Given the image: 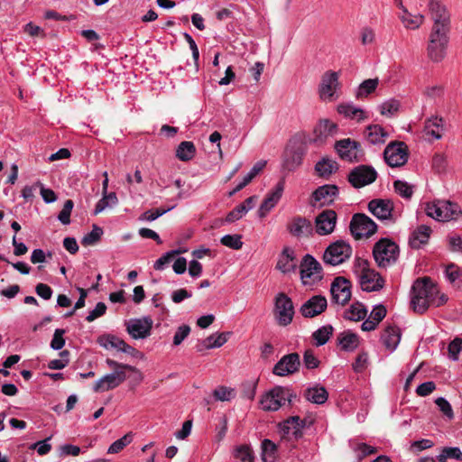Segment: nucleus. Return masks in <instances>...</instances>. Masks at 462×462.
Masks as SVG:
<instances>
[{
	"mask_svg": "<svg viewBox=\"0 0 462 462\" xmlns=\"http://www.w3.org/2000/svg\"><path fill=\"white\" fill-rule=\"evenodd\" d=\"M338 194L337 185L326 184L319 187L312 193L315 202H319L320 206L330 205Z\"/></svg>",
	"mask_w": 462,
	"mask_h": 462,
	"instance_id": "bb28decb",
	"label": "nucleus"
},
{
	"mask_svg": "<svg viewBox=\"0 0 462 462\" xmlns=\"http://www.w3.org/2000/svg\"><path fill=\"white\" fill-rule=\"evenodd\" d=\"M447 158L443 153H436L432 158V168L438 173L445 171L447 168Z\"/></svg>",
	"mask_w": 462,
	"mask_h": 462,
	"instance_id": "052dcab7",
	"label": "nucleus"
},
{
	"mask_svg": "<svg viewBox=\"0 0 462 462\" xmlns=\"http://www.w3.org/2000/svg\"><path fill=\"white\" fill-rule=\"evenodd\" d=\"M196 154V147L192 142L183 141L176 149V157L181 162H189Z\"/></svg>",
	"mask_w": 462,
	"mask_h": 462,
	"instance_id": "e433bc0d",
	"label": "nucleus"
},
{
	"mask_svg": "<svg viewBox=\"0 0 462 462\" xmlns=\"http://www.w3.org/2000/svg\"><path fill=\"white\" fill-rule=\"evenodd\" d=\"M337 341L341 346V349L346 352L354 351L358 347L360 343L358 335L350 330L341 332L337 336Z\"/></svg>",
	"mask_w": 462,
	"mask_h": 462,
	"instance_id": "c756f323",
	"label": "nucleus"
},
{
	"mask_svg": "<svg viewBox=\"0 0 462 462\" xmlns=\"http://www.w3.org/2000/svg\"><path fill=\"white\" fill-rule=\"evenodd\" d=\"M366 138L372 144L383 143L388 133L379 125H371L366 127Z\"/></svg>",
	"mask_w": 462,
	"mask_h": 462,
	"instance_id": "c9c22d12",
	"label": "nucleus"
},
{
	"mask_svg": "<svg viewBox=\"0 0 462 462\" xmlns=\"http://www.w3.org/2000/svg\"><path fill=\"white\" fill-rule=\"evenodd\" d=\"M368 210L380 220L392 218L393 203L390 199H374L368 203Z\"/></svg>",
	"mask_w": 462,
	"mask_h": 462,
	"instance_id": "5701e85b",
	"label": "nucleus"
},
{
	"mask_svg": "<svg viewBox=\"0 0 462 462\" xmlns=\"http://www.w3.org/2000/svg\"><path fill=\"white\" fill-rule=\"evenodd\" d=\"M411 306L414 312L422 314L431 305L433 296L439 294V289L432 280L428 277L417 279L412 287Z\"/></svg>",
	"mask_w": 462,
	"mask_h": 462,
	"instance_id": "f257e3e1",
	"label": "nucleus"
},
{
	"mask_svg": "<svg viewBox=\"0 0 462 462\" xmlns=\"http://www.w3.org/2000/svg\"><path fill=\"white\" fill-rule=\"evenodd\" d=\"M383 156L390 167H400L408 160V147L403 142H392L384 149Z\"/></svg>",
	"mask_w": 462,
	"mask_h": 462,
	"instance_id": "9d476101",
	"label": "nucleus"
},
{
	"mask_svg": "<svg viewBox=\"0 0 462 462\" xmlns=\"http://www.w3.org/2000/svg\"><path fill=\"white\" fill-rule=\"evenodd\" d=\"M337 213L332 209H326L320 212L315 218L314 231L319 236L331 234L337 224Z\"/></svg>",
	"mask_w": 462,
	"mask_h": 462,
	"instance_id": "412c9836",
	"label": "nucleus"
},
{
	"mask_svg": "<svg viewBox=\"0 0 462 462\" xmlns=\"http://www.w3.org/2000/svg\"><path fill=\"white\" fill-rule=\"evenodd\" d=\"M433 25L430 32H450V14L446 5L439 0H430L428 4Z\"/></svg>",
	"mask_w": 462,
	"mask_h": 462,
	"instance_id": "7ed1b4c3",
	"label": "nucleus"
},
{
	"mask_svg": "<svg viewBox=\"0 0 462 462\" xmlns=\"http://www.w3.org/2000/svg\"><path fill=\"white\" fill-rule=\"evenodd\" d=\"M125 330L134 339H143L151 335L153 321L151 317L131 319L125 322Z\"/></svg>",
	"mask_w": 462,
	"mask_h": 462,
	"instance_id": "2eb2a0df",
	"label": "nucleus"
},
{
	"mask_svg": "<svg viewBox=\"0 0 462 462\" xmlns=\"http://www.w3.org/2000/svg\"><path fill=\"white\" fill-rule=\"evenodd\" d=\"M288 232L296 238L310 237L314 233V226L310 220L302 216H294L287 224Z\"/></svg>",
	"mask_w": 462,
	"mask_h": 462,
	"instance_id": "6ab92c4d",
	"label": "nucleus"
},
{
	"mask_svg": "<svg viewBox=\"0 0 462 462\" xmlns=\"http://www.w3.org/2000/svg\"><path fill=\"white\" fill-rule=\"evenodd\" d=\"M246 213L247 208L245 206L238 205L226 215V221L233 223L236 220L240 219Z\"/></svg>",
	"mask_w": 462,
	"mask_h": 462,
	"instance_id": "e2e57ef3",
	"label": "nucleus"
},
{
	"mask_svg": "<svg viewBox=\"0 0 462 462\" xmlns=\"http://www.w3.org/2000/svg\"><path fill=\"white\" fill-rule=\"evenodd\" d=\"M400 255L399 245L391 238H380L373 247V257L379 268L394 265Z\"/></svg>",
	"mask_w": 462,
	"mask_h": 462,
	"instance_id": "f03ea898",
	"label": "nucleus"
},
{
	"mask_svg": "<svg viewBox=\"0 0 462 462\" xmlns=\"http://www.w3.org/2000/svg\"><path fill=\"white\" fill-rule=\"evenodd\" d=\"M331 300L336 304L345 306L351 299V282L345 277L334 279L330 286Z\"/></svg>",
	"mask_w": 462,
	"mask_h": 462,
	"instance_id": "4468645a",
	"label": "nucleus"
},
{
	"mask_svg": "<svg viewBox=\"0 0 462 462\" xmlns=\"http://www.w3.org/2000/svg\"><path fill=\"white\" fill-rule=\"evenodd\" d=\"M241 239L240 235H226L220 239V243L226 247L238 250L243 246Z\"/></svg>",
	"mask_w": 462,
	"mask_h": 462,
	"instance_id": "864d4df0",
	"label": "nucleus"
},
{
	"mask_svg": "<svg viewBox=\"0 0 462 462\" xmlns=\"http://www.w3.org/2000/svg\"><path fill=\"white\" fill-rule=\"evenodd\" d=\"M338 170V163L328 158L323 157L320 161H319L315 165L316 173L323 178L328 179L333 173H335Z\"/></svg>",
	"mask_w": 462,
	"mask_h": 462,
	"instance_id": "2f4dec72",
	"label": "nucleus"
},
{
	"mask_svg": "<svg viewBox=\"0 0 462 462\" xmlns=\"http://www.w3.org/2000/svg\"><path fill=\"white\" fill-rule=\"evenodd\" d=\"M378 84L379 79L377 78L364 80L356 91L355 97L357 99H363L366 97L368 95L375 91Z\"/></svg>",
	"mask_w": 462,
	"mask_h": 462,
	"instance_id": "ea45409f",
	"label": "nucleus"
},
{
	"mask_svg": "<svg viewBox=\"0 0 462 462\" xmlns=\"http://www.w3.org/2000/svg\"><path fill=\"white\" fill-rule=\"evenodd\" d=\"M431 228L426 225L419 226L411 235L409 245L413 249H419L426 245L431 234Z\"/></svg>",
	"mask_w": 462,
	"mask_h": 462,
	"instance_id": "cd10ccee",
	"label": "nucleus"
},
{
	"mask_svg": "<svg viewBox=\"0 0 462 462\" xmlns=\"http://www.w3.org/2000/svg\"><path fill=\"white\" fill-rule=\"evenodd\" d=\"M337 130V124L328 119L320 120L319 125L314 128L315 143H322L328 136L333 135Z\"/></svg>",
	"mask_w": 462,
	"mask_h": 462,
	"instance_id": "c85d7f7f",
	"label": "nucleus"
},
{
	"mask_svg": "<svg viewBox=\"0 0 462 462\" xmlns=\"http://www.w3.org/2000/svg\"><path fill=\"white\" fill-rule=\"evenodd\" d=\"M229 335V332L212 334L207 338H205V346L207 348L220 347L227 341Z\"/></svg>",
	"mask_w": 462,
	"mask_h": 462,
	"instance_id": "a18cd8bd",
	"label": "nucleus"
},
{
	"mask_svg": "<svg viewBox=\"0 0 462 462\" xmlns=\"http://www.w3.org/2000/svg\"><path fill=\"white\" fill-rule=\"evenodd\" d=\"M349 230L356 240H360L363 237L369 238L375 234L377 225L365 214L356 213L351 218Z\"/></svg>",
	"mask_w": 462,
	"mask_h": 462,
	"instance_id": "423d86ee",
	"label": "nucleus"
},
{
	"mask_svg": "<svg viewBox=\"0 0 462 462\" xmlns=\"http://www.w3.org/2000/svg\"><path fill=\"white\" fill-rule=\"evenodd\" d=\"M367 314L365 307L359 301L353 303L346 312L345 318L353 321L363 320Z\"/></svg>",
	"mask_w": 462,
	"mask_h": 462,
	"instance_id": "a19ab883",
	"label": "nucleus"
},
{
	"mask_svg": "<svg viewBox=\"0 0 462 462\" xmlns=\"http://www.w3.org/2000/svg\"><path fill=\"white\" fill-rule=\"evenodd\" d=\"M393 188L395 192L405 199H410L413 195V186L406 181L397 180L393 182Z\"/></svg>",
	"mask_w": 462,
	"mask_h": 462,
	"instance_id": "09e8293b",
	"label": "nucleus"
},
{
	"mask_svg": "<svg viewBox=\"0 0 462 462\" xmlns=\"http://www.w3.org/2000/svg\"><path fill=\"white\" fill-rule=\"evenodd\" d=\"M300 279L304 284L308 283V279L313 281H321L323 279L321 264L311 255L303 256L300 263Z\"/></svg>",
	"mask_w": 462,
	"mask_h": 462,
	"instance_id": "dca6fc26",
	"label": "nucleus"
},
{
	"mask_svg": "<svg viewBox=\"0 0 462 462\" xmlns=\"http://www.w3.org/2000/svg\"><path fill=\"white\" fill-rule=\"evenodd\" d=\"M401 340V331L398 327L394 325L387 326L383 334L382 341L386 348L391 351L394 350L399 345Z\"/></svg>",
	"mask_w": 462,
	"mask_h": 462,
	"instance_id": "7c9ffc66",
	"label": "nucleus"
},
{
	"mask_svg": "<svg viewBox=\"0 0 462 462\" xmlns=\"http://www.w3.org/2000/svg\"><path fill=\"white\" fill-rule=\"evenodd\" d=\"M435 403L439 408V410L443 412L445 416H447L449 420L454 418V413L450 403L443 397H439L436 399Z\"/></svg>",
	"mask_w": 462,
	"mask_h": 462,
	"instance_id": "0e129e2a",
	"label": "nucleus"
},
{
	"mask_svg": "<svg viewBox=\"0 0 462 462\" xmlns=\"http://www.w3.org/2000/svg\"><path fill=\"white\" fill-rule=\"evenodd\" d=\"M357 265L361 268L360 283L365 291H377L384 285V279L374 269L369 268L367 260L358 258Z\"/></svg>",
	"mask_w": 462,
	"mask_h": 462,
	"instance_id": "0eeeda50",
	"label": "nucleus"
},
{
	"mask_svg": "<svg viewBox=\"0 0 462 462\" xmlns=\"http://www.w3.org/2000/svg\"><path fill=\"white\" fill-rule=\"evenodd\" d=\"M306 152L305 143L300 137L292 138L284 152L283 168L289 171L296 170L302 163Z\"/></svg>",
	"mask_w": 462,
	"mask_h": 462,
	"instance_id": "39448f33",
	"label": "nucleus"
},
{
	"mask_svg": "<svg viewBox=\"0 0 462 462\" xmlns=\"http://www.w3.org/2000/svg\"><path fill=\"white\" fill-rule=\"evenodd\" d=\"M74 202L71 199L65 201L62 209L60 211V222L63 225H69L70 223V215Z\"/></svg>",
	"mask_w": 462,
	"mask_h": 462,
	"instance_id": "4d7b16f0",
	"label": "nucleus"
},
{
	"mask_svg": "<svg viewBox=\"0 0 462 462\" xmlns=\"http://www.w3.org/2000/svg\"><path fill=\"white\" fill-rule=\"evenodd\" d=\"M262 459L263 462H275L277 446L270 439L262 441Z\"/></svg>",
	"mask_w": 462,
	"mask_h": 462,
	"instance_id": "79ce46f5",
	"label": "nucleus"
},
{
	"mask_svg": "<svg viewBox=\"0 0 462 462\" xmlns=\"http://www.w3.org/2000/svg\"><path fill=\"white\" fill-rule=\"evenodd\" d=\"M274 307L278 323L281 326L289 325L292 321L294 315V307L291 299L285 293L280 292L275 298Z\"/></svg>",
	"mask_w": 462,
	"mask_h": 462,
	"instance_id": "ddd939ff",
	"label": "nucleus"
},
{
	"mask_svg": "<svg viewBox=\"0 0 462 462\" xmlns=\"http://www.w3.org/2000/svg\"><path fill=\"white\" fill-rule=\"evenodd\" d=\"M442 200H438L436 202H429L425 205V212L427 216L439 220L443 221V209H442Z\"/></svg>",
	"mask_w": 462,
	"mask_h": 462,
	"instance_id": "de8ad7c7",
	"label": "nucleus"
},
{
	"mask_svg": "<svg viewBox=\"0 0 462 462\" xmlns=\"http://www.w3.org/2000/svg\"><path fill=\"white\" fill-rule=\"evenodd\" d=\"M443 130L444 125L443 119L441 117L435 116L426 120L424 125V132L426 135L439 140L442 137Z\"/></svg>",
	"mask_w": 462,
	"mask_h": 462,
	"instance_id": "f704fd0d",
	"label": "nucleus"
},
{
	"mask_svg": "<svg viewBox=\"0 0 462 462\" xmlns=\"http://www.w3.org/2000/svg\"><path fill=\"white\" fill-rule=\"evenodd\" d=\"M334 148L341 159L351 162H358L364 156L360 143L350 138L337 141Z\"/></svg>",
	"mask_w": 462,
	"mask_h": 462,
	"instance_id": "1a4fd4ad",
	"label": "nucleus"
},
{
	"mask_svg": "<svg viewBox=\"0 0 462 462\" xmlns=\"http://www.w3.org/2000/svg\"><path fill=\"white\" fill-rule=\"evenodd\" d=\"M376 178V171L369 165L356 166L347 176L348 181L356 189H359L374 182Z\"/></svg>",
	"mask_w": 462,
	"mask_h": 462,
	"instance_id": "9b49d317",
	"label": "nucleus"
},
{
	"mask_svg": "<svg viewBox=\"0 0 462 462\" xmlns=\"http://www.w3.org/2000/svg\"><path fill=\"white\" fill-rule=\"evenodd\" d=\"M97 342L107 350L115 349L128 354L134 357L141 356V352L128 345L124 339L113 334H103L97 337Z\"/></svg>",
	"mask_w": 462,
	"mask_h": 462,
	"instance_id": "f8f14e48",
	"label": "nucleus"
},
{
	"mask_svg": "<svg viewBox=\"0 0 462 462\" xmlns=\"http://www.w3.org/2000/svg\"><path fill=\"white\" fill-rule=\"evenodd\" d=\"M339 74L336 71L328 70L321 77L319 88V97L322 100L334 99L337 89L339 88Z\"/></svg>",
	"mask_w": 462,
	"mask_h": 462,
	"instance_id": "aec40b11",
	"label": "nucleus"
},
{
	"mask_svg": "<svg viewBox=\"0 0 462 462\" xmlns=\"http://www.w3.org/2000/svg\"><path fill=\"white\" fill-rule=\"evenodd\" d=\"M305 425V420H301L299 416L290 417L280 425L282 439L289 441L298 440L302 437V429Z\"/></svg>",
	"mask_w": 462,
	"mask_h": 462,
	"instance_id": "a211bd4d",
	"label": "nucleus"
},
{
	"mask_svg": "<svg viewBox=\"0 0 462 462\" xmlns=\"http://www.w3.org/2000/svg\"><path fill=\"white\" fill-rule=\"evenodd\" d=\"M399 17L403 25L405 26V28L411 30H416L420 28V26L424 23L425 20V17L422 14H411V16H408L406 15V14H401Z\"/></svg>",
	"mask_w": 462,
	"mask_h": 462,
	"instance_id": "49530a36",
	"label": "nucleus"
},
{
	"mask_svg": "<svg viewBox=\"0 0 462 462\" xmlns=\"http://www.w3.org/2000/svg\"><path fill=\"white\" fill-rule=\"evenodd\" d=\"M368 356L365 352H362L358 354L356 358L355 363L353 364V369L356 373L363 372L367 366Z\"/></svg>",
	"mask_w": 462,
	"mask_h": 462,
	"instance_id": "774afa93",
	"label": "nucleus"
},
{
	"mask_svg": "<svg viewBox=\"0 0 462 462\" xmlns=\"http://www.w3.org/2000/svg\"><path fill=\"white\" fill-rule=\"evenodd\" d=\"M462 349V339L459 337H456L453 339L448 346L449 357L453 360H457L458 358V354Z\"/></svg>",
	"mask_w": 462,
	"mask_h": 462,
	"instance_id": "338daca9",
	"label": "nucleus"
},
{
	"mask_svg": "<svg viewBox=\"0 0 462 462\" xmlns=\"http://www.w3.org/2000/svg\"><path fill=\"white\" fill-rule=\"evenodd\" d=\"M214 397L217 401H229L235 397V390L231 388H227L226 386H220L214 390L213 392Z\"/></svg>",
	"mask_w": 462,
	"mask_h": 462,
	"instance_id": "6e6d98bb",
	"label": "nucleus"
},
{
	"mask_svg": "<svg viewBox=\"0 0 462 462\" xmlns=\"http://www.w3.org/2000/svg\"><path fill=\"white\" fill-rule=\"evenodd\" d=\"M235 457L240 462H254V451L248 445H240L235 450Z\"/></svg>",
	"mask_w": 462,
	"mask_h": 462,
	"instance_id": "8fccbe9b",
	"label": "nucleus"
},
{
	"mask_svg": "<svg viewBox=\"0 0 462 462\" xmlns=\"http://www.w3.org/2000/svg\"><path fill=\"white\" fill-rule=\"evenodd\" d=\"M106 305L104 302H98L95 309L91 310L88 315L86 317V320L88 322H92L95 319L102 317L106 314Z\"/></svg>",
	"mask_w": 462,
	"mask_h": 462,
	"instance_id": "69168bd1",
	"label": "nucleus"
},
{
	"mask_svg": "<svg viewBox=\"0 0 462 462\" xmlns=\"http://www.w3.org/2000/svg\"><path fill=\"white\" fill-rule=\"evenodd\" d=\"M133 440V436L131 433H127L125 436H123L121 439L116 440L113 442L108 450L107 453L109 454H116L120 452L122 449H124L125 447L129 445Z\"/></svg>",
	"mask_w": 462,
	"mask_h": 462,
	"instance_id": "603ef678",
	"label": "nucleus"
},
{
	"mask_svg": "<svg viewBox=\"0 0 462 462\" xmlns=\"http://www.w3.org/2000/svg\"><path fill=\"white\" fill-rule=\"evenodd\" d=\"M319 360L314 355L312 349H307L303 354V364L307 369H314L319 367Z\"/></svg>",
	"mask_w": 462,
	"mask_h": 462,
	"instance_id": "13d9d810",
	"label": "nucleus"
},
{
	"mask_svg": "<svg viewBox=\"0 0 462 462\" xmlns=\"http://www.w3.org/2000/svg\"><path fill=\"white\" fill-rule=\"evenodd\" d=\"M303 396L307 401L321 405L328 401V393L326 388L319 385H315L313 387H309L304 391Z\"/></svg>",
	"mask_w": 462,
	"mask_h": 462,
	"instance_id": "473e14b6",
	"label": "nucleus"
},
{
	"mask_svg": "<svg viewBox=\"0 0 462 462\" xmlns=\"http://www.w3.org/2000/svg\"><path fill=\"white\" fill-rule=\"evenodd\" d=\"M449 33L430 32L427 46V56L433 62H440L446 56Z\"/></svg>",
	"mask_w": 462,
	"mask_h": 462,
	"instance_id": "6e6552de",
	"label": "nucleus"
},
{
	"mask_svg": "<svg viewBox=\"0 0 462 462\" xmlns=\"http://www.w3.org/2000/svg\"><path fill=\"white\" fill-rule=\"evenodd\" d=\"M171 208H158L147 210L141 215L140 219L146 220V221H153V220L157 219L159 217H161L163 214H165L166 212H168L169 210H171Z\"/></svg>",
	"mask_w": 462,
	"mask_h": 462,
	"instance_id": "bf43d9fd",
	"label": "nucleus"
},
{
	"mask_svg": "<svg viewBox=\"0 0 462 462\" xmlns=\"http://www.w3.org/2000/svg\"><path fill=\"white\" fill-rule=\"evenodd\" d=\"M300 355L296 352L283 356L274 365L273 373L278 376H287L299 371Z\"/></svg>",
	"mask_w": 462,
	"mask_h": 462,
	"instance_id": "f3484780",
	"label": "nucleus"
},
{
	"mask_svg": "<svg viewBox=\"0 0 462 462\" xmlns=\"http://www.w3.org/2000/svg\"><path fill=\"white\" fill-rule=\"evenodd\" d=\"M284 190V180H280L273 190L269 192L265 199L263 200L259 209L258 215L261 218L264 217L273 209L282 198Z\"/></svg>",
	"mask_w": 462,
	"mask_h": 462,
	"instance_id": "b1692460",
	"label": "nucleus"
},
{
	"mask_svg": "<svg viewBox=\"0 0 462 462\" xmlns=\"http://www.w3.org/2000/svg\"><path fill=\"white\" fill-rule=\"evenodd\" d=\"M328 300L325 296L315 295L302 304L300 312L304 318H314L326 310Z\"/></svg>",
	"mask_w": 462,
	"mask_h": 462,
	"instance_id": "4be33fe9",
	"label": "nucleus"
},
{
	"mask_svg": "<svg viewBox=\"0 0 462 462\" xmlns=\"http://www.w3.org/2000/svg\"><path fill=\"white\" fill-rule=\"evenodd\" d=\"M182 251L180 250H172L165 254H163L162 257H160L153 264V268L155 270H162L164 266L171 262V260L178 254H181Z\"/></svg>",
	"mask_w": 462,
	"mask_h": 462,
	"instance_id": "5fc2aeb1",
	"label": "nucleus"
},
{
	"mask_svg": "<svg viewBox=\"0 0 462 462\" xmlns=\"http://www.w3.org/2000/svg\"><path fill=\"white\" fill-rule=\"evenodd\" d=\"M126 379L124 371H114V373L103 376L96 382L94 385L95 392H105L117 387Z\"/></svg>",
	"mask_w": 462,
	"mask_h": 462,
	"instance_id": "a878e982",
	"label": "nucleus"
},
{
	"mask_svg": "<svg viewBox=\"0 0 462 462\" xmlns=\"http://www.w3.org/2000/svg\"><path fill=\"white\" fill-rule=\"evenodd\" d=\"M333 331L334 328L331 325H326L313 332L312 337L316 340V346L325 345L333 335Z\"/></svg>",
	"mask_w": 462,
	"mask_h": 462,
	"instance_id": "c03bdc74",
	"label": "nucleus"
},
{
	"mask_svg": "<svg viewBox=\"0 0 462 462\" xmlns=\"http://www.w3.org/2000/svg\"><path fill=\"white\" fill-rule=\"evenodd\" d=\"M352 253V246L347 242L337 240L326 248L322 259L326 264L336 266L347 261Z\"/></svg>",
	"mask_w": 462,
	"mask_h": 462,
	"instance_id": "20e7f679",
	"label": "nucleus"
},
{
	"mask_svg": "<svg viewBox=\"0 0 462 462\" xmlns=\"http://www.w3.org/2000/svg\"><path fill=\"white\" fill-rule=\"evenodd\" d=\"M295 256L290 248L285 247L277 262L276 268L283 273L294 272L296 270V263H294Z\"/></svg>",
	"mask_w": 462,
	"mask_h": 462,
	"instance_id": "72a5a7b5",
	"label": "nucleus"
},
{
	"mask_svg": "<svg viewBox=\"0 0 462 462\" xmlns=\"http://www.w3.org/2000/svg\"><path fill=\"white\" fill-rule=\"evenodd\" d=\"M102 235L103 229L94 225L92 231L84 236L81 240V244L84 246L94 245L101 239Z\"/></svg>",
	"mask_w": 462,
	"mask_h": 462,
	"instance_id": "3c124183",
	"label": "nucleus"
},
{
	"mask_svg": "<svg viewBox=\"0 0 462 462\" xmlns=\"http://www.w3.org/2000/svg\"><path fill=\"white\" fill-rule=\"evenodd\" d=\"M337 112L346 117L356 119L357 121L366 118L365 111L361 108L354 106L352 104H340L337 106Z\"/></svg>",
	"mask_w": 462,
	"mask_h": 462,
	"instance_id": "58836bf2",
	"label": "nucleus"
},
{
	"mask_svg": "<svg viewBox=\"0 0 462 462\" xmlns=\"http://www.w3.org/2000/svg\"><path fill=\"white\" fill-rule=\"evenodd\" d=\"M456 459L462 461V451L457 447H444L441 448L440 453L437 456L439 462H447V460Z\"/></svg>",
	"mask_w": 462,
	"mask_h": 462,
	"instance_id": "37998d69",
	"label": "nucleus"
},
{
	"mask_svg": "<svg viewBox=\"0 0 462 462\" xmlns=\"http://www.w3.org/2000/svg\"><path fill=\"white\" fill-rule=\"evenodd\" d=\"M190 333V327L189 325H181L180 326L173 337V345L179 346L180 345L183 340L189 335Z\"/></svg>",
	"mask_w": 462,
	"mask_h": 462,
	"instance_id": "680f3d73",
	"label": "nucleus"
},
{
	"mask_svg": "<svg viewBox=\"0 0 462 462\" xmlns=\"http://www.w3.org/2000/svg\"><path fill=\"white\" fill-rule=\"evenodd\" d=\"M443 221L456 220L462 216V210L457 203L442 200Z\"/></svg>",
	"mask_w": 462,
	"mask_h": 462,
	"instance_id": "4c0bfd02",
	"label": "nucleus"
},
{
	"mask_svg": "<svg viewBox=\"0 0 462 462\" xmlns=\"http://www.w3.org/2000/svg\"><path fill=\"white\" fill-rule=\"evenodd\" d=\"M284 391L282 386H275L266 393L261 399V405L264 411H277L283 402Z\"/></svg>",
	"mask_w": 462,
	"mask_h": 462,
	"instance_id": "393cba45",
	"label": "nucleus"
}]
</instances>
